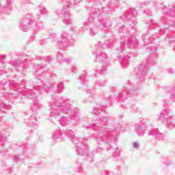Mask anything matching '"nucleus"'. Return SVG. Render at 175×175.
Segmentation results:
<instances>
[{"label":"nucleus","instance_id":"obj_1","mask_svg":"<svg viewBox=\"0 0 175 175\" xmlns=\"http://www.w3.org/2000/svg\"><path fill=\"white\" fill-rule=\"evenodd\" d=\"M28 83H25V81H21V82H16L15 81H5L3 85V88L5 92H1L3 96H8V98H15L17 100L21 99L20 102H23V97L20 96L18 94H25V96L33 99V103L31 106V110L32 111V115L25 120V123L28 126H36L38 123H36L38 111L42 109V104L37 99L39 95L44 94V92H49L50 91V88L46 85H42V79L39 78H36L33 81L32 85L29 89H26L24 90L23 88H18V85H25Z\"/></svg>","mask_w":175,"mask_h":175},{"label":"nucleus","instance_id":"obj_2","mask_svg":"<svg viewBox=\"0 0 175 175\" xmlns=\"http://www.w3.org/2000/svg\"><path fill=\"white\" fill-rule=\"evenodd\" d=\"M111 120L109 117L97 118L92 122V124L85 126L87 129H93L94 132L90 136L96 140L98 144H105L107 146V151L113 148L116 144V136L121 131V124L117 127L109 126Z\"/></svg>","mask_w":175,"mask_h":175},{"label":"nucleus","instance_id":"obj_3","mask_svg":"<svg viewBox=\"0 0 175 175\" xmlns=\"http://www.w3.org/2000/svg\"><path fill=\"white\" fill-rule=\"evenodd\" d=\"M53 102L51 105L50 116L57 120L62 126H66L69 124L70 117L64 116V114H75L77 111L72 112L73 100L65 97L53 98Z\"/></svg>","mask_w":175,"mask_h":175},{"label":"nucleus","instance_id":"obj_4","mask_svg":"<svg viewBox=\"0 0 175 175\" xmlns=\"http://www.w3.org/2000/svg\"><path fill=\"white\" fill-rule=\"evenodd\" d=\"M64 135L68 136L70 140L73 142L77 155H80L81 157H85V155L87 159L90 162H92V157H90V154H88L89 148L88 145L85 144V139L76 138L75 137V133L72 130L57 129L53 132L52 139L56 142H62L64 140Z\"/></svg>","mask_w":175,"mask_h":175},{"label":"nucleus","instance_id":"obj_5","mask_svg":"<svg viewBox=\"0 0 175 175\" xmlns=\"http://www.w3.org/2000/svg\"><path fill=\"white\" fill-rule=\"evenodd\" d=\"M103 13H105L103 8H92L89 18L84 22L82 29L83 31L89 29V35L90 36H95V35H96V30L94 29L92 27V25H95V21H98L103 27L101 28L103 36H104V38L110 36V27L107 25V22H106V20L100 18V16H102Z\"/></svg>","mask_w":175,"mask_h":175},{"label":"nucleus","instance_id":"obj_6","mask_svg":"<svg viewBox=\"0 0 175 175\" xmlns=\"http://www.w3.org/2000/svg\"><path fill=\"white\" fill-rule=\"evenodd\" d=\"M72 33L77 35L79 33V29L77 27L72 26L70 28V32L63 31L61 35L57 33H51L49 35V39H51L53 43H55L57 49L59 50H68V47L70 46V43H73Z\"/></svg>","mask_w":175,"mask_h":175},{"label":"nucleus","instance_id":"obj_7","mask_svg":"<svg viewBox=\"0 0 175 175\" xmlns=\"http://www.w3.org/2000/svg\"><path fill=\"white\" fill-rule=\"evenodd\" d=\"M139 91L140 88H131V86H124L121 92H119L117 96L115 95L114 97H113V94H105L104 95L107 102H113L114 99H116L119 105L123 107H126V106H128V98L126 96H133L135 95H137V93Z\"/></svg>","mask_w":175,"mask_h":175},{"label":"nucleus","instance_id":"obj_8","mask_svg":"<svg viewBox=\"0 0 175 175\" xmlns=\"http://www.w3.org/2000/svg\"><path fill=\"white\" fill-rule=\"evenodd\" d=\"M94 51L92 53L94 56V62H99L100 64H104L101 70H92L90 73L93 77H96V74L104 75L105 72L107 70V55L103 52V44L101 42H97L94 46Z\"/></svg>","mask_w":175,"mask_h":175},{"label":"nucleus","instance_id":"obj_9","mask_svg":"<svg viewBox=\"0 0 175 175\" xmlns=\"http://www.w3.org/2000/svg\"><path fill=\"white\" fill-rule=\"evenodd\" d=\"M153 65H155V54L150 53L146 63L138 66L135 69L137 79L141 81H144L146 76H147V72H148V66H153Z\"/></svg>","mask_w":175,"mask_h":175},{"label":"nucleus","instance_id":"obj_10","mask_svg":"<svg viewBox=\"0 0 175 175\" xmlns=\"http://www.w3.org/2000/svg\"><path fill=\"white\" fill-rule=\"evenodd\" d=\"M137 16V12H136V9L131 8L120 16L121 20H123V21H126L129 20V22L126 23V26L122 25L120 29H118L120 33H124V32H126L125 31V27H126L127 29H132V28H133V27L137 24V21L132 20Z\"/></svg>","mask_w":175,"mask_h":175},{"label":"nucleus","instance_id":"obj_11","mask_svg":"<svg viewBox=\"0 0 175 175\" xmlns=\"http://www.w3.org/2000/svg\"><path fill=\"white\" fill-rule=\"evenodd\" d=\"M36 59L41 61V65H34L33 68L34 76H38V75H42V73H44V71L46 70V66H47V64H50L53 59L51 56H37Z\"/></svg>","mask_w":175,"mask_h":175},{"label":"nucleus","instance_id":"obj_12","mask_svg":"<svg viewBox=\"0 0 175 175\" xmlns=\"http://www.w3.org/2000/svg\"><path fill=\"white\" fill-rule=\"evenodd\" d=\"M172 114L173 111H172V109L165 108L162 110L161 113L160 115H157V117L158 120L162 121L167 127L173 126L175 121L174 120V116Z\"/></svg>","mask_w":175,"mask_h":175},{"label":"nucleus","instance_id":"obj_13","mask_svg":"<svg viewBox=\"0 0 175 175\" xmlns=\"http://www.w3.org/2000/svg\"><path fill=\"white\" fill-rule=\"evenodd\" d=\"M139 46V41L136 39L134 36H131L128 40L121 39L120 45L116 49L118 54L122 53L125 49V46L129 49H134V47H137Z\"/></svg>","mask_w":175,"mask_h":175},{"label":"nucleus","instance_id":"obj_14","mask_svg":"<svg viewBox=\"0 0 175 175\" xmlns=\"http://www.w3.org/2000/svg\"><path fill=\"white\" fill-rule=\"evenodd\" d=\"M105 85H106V81H97L95 82L94 86L92 88L85 89L88 98L86 100H83V103H90L92 102L96 96V92L95 91V90H96V87H105Z\"/></svg>","mask_w":175,"mask_h":175},{"label":"nucleus","instance_id":"obj_15","mask_svg":"<svg viewBox=\"0 0 175 175\" xmlns=\"http://www.w3.org/2000/svg\"><path fill=\"white\" fill-rule=\"evenodd\" d=\"M35 25H36V22L32 20V18H31L29 14H27L22 18L19 28L21 31L27 32V31L31 29V28L35 27Z\"/></svg>","mask_w":175,"mask_h":175},{"label":"nucleus","instance_id":"obj_16","mask_svg":"<svg viewBox=\"0 0 175 175\" xmlns=\"http://www.w3.org/2000/svg\"><path fill=\"white\" fill-rule=\"evenodd\" d=\"M143 39L146 47L152 53H154L158 47V44L155 43V36L150 37L148 34H144L143 35Z\"/></svg>","mask_w":175,"mask_h":175},{"label":"nucleus","instance_id":"obj_17","mask_svg":"<svg viewBox=\"0 0 175 175\" xmlns=\"http://www.w3.org/2000/svg\"><path fill=\"white\" fill-rule=\"evenodd\" d=\"M30 61L31 57L29 56H27V57L25 58L23 61H21L20 59H15L14 61H11L9 64H8V66H12L16 70H22V72H24L23 69L25 66V62H29Z\"/></svg>","mask_w":175,"mask_h":175},{"label":"nucleus","instance_id":"obj_18","mask_svg":"<svg viewBox=\"0 0 175 175\" xmlns=\"http://www.w3.org/2000/svg\"><path fill=\"white\" fill-rule=\"evenodd\" d=\"M69 5H67L66 8H63L60 12H57V16L62 19V21L66 25H70L72 24V18L69 13Z\"/></svg>","mask_w":175,"mask_h":175},{"label":"nucleus","instance_id":"obj_19","mask_svg":"<svg viewBox=\"0 0 175 175\" xmlns=\"http://www.w3.org/2000/svg\"><path fill=\"white\" fill-rule=\"evenodd\" d=\"M148 136H153L154 140H165V134L159 132L158 129H152L148 131Z\"/></svg>","mask_w":175,"mask_h":175},{"label":"nucleus","instance_id":"obj_20","mask_svg":"<svg viewBox=\"0 0 175 175\" xmlns=\"http://www.w3.org/2000/svg\"><path fill=\"white\" fill-rule=\"evenodd\" d=\"M165 98H169V99L163 100V105H169L170 102H175V90L171 89L165 94Z\"/></svg>","mask_w":175,"mask_h":175},{"label":"nucleus","instance_id":"obj_21","mask_svg":"<svg viewBox=\"0 0 175 175\" xmlns=\"http://www.w3.org/2000/svg\"><path fill=\"white\" fill-rule=\"evenodd\" d=\"M57 59L59 64H62V62H66V64H69L72 61L70 58L65 57V55H64V54H62V53H60V52H57Z\"/></svg>","mask_w":175,"mask_h":175},{"label":"nucleus","instance_id":"obj_22","mask_svg":"<svg viewBox=\"0 0 175 175\" xmlns=\"http://www.w3.org/2000/svg\"><path fill=\"white\" fill-rule=\"evenodd\" d=\"M118 59L122 68H127V66L129 65V55H126L124 57L119 56Z\"/></svg>","mask_w":175,"mask_h":175},{"label":"nucleus","instance_id":"obj_23","mask_svg":"<svg viewBox=\"0 0 175 175\" xmlns=\"http://www.w3.org/2000/svg\"><path fill=\"white\" fill-rule=\"evenodd\" d=\"M72 105L73 104H71V111L75 112V110H76L77 113L75 112L74 113H70L69 116H71L72 117V119L74 120V121H75V122H80L81 120L80 117L79 116V109L73 108Z\"/></svg>","mask_w":175,"mask_h":175},{"label":"nucleus","instance_id":"obj_24","mask_svg":"<svg viewBox=\"0 0 175 175\" xmlns=\"http://www.w3.org/2000/svg\"><path fill=\"white\" fill-rule=\"evenodd\" d=\"M147 126L142 125L137 126L135 131L138 136H144V133H146V131H147Z\"/></svg>","mask_w":175,"mask_h":175},{"label":"nucleus","instance_id":"obj_25","mask_svg":"<svg viewBox=\"0 0 175 175\" xmlns=\"http://www.w3.org/2000/svg\"><path fill=\"white\" fill-rule=\"evenodd\" d=\"M79 80L81 84V85H79L81 88H85V89L88 88V85H87V79H85V75H81L79 77Z\"/></svg>","mask_w":175,"mask_h":175},{"label":"nucleus","instance_id":"obj_26","mask_svg":"<svg viewBox=\"0 0 175 175\" xmlns=\"http://www.w3.org/2000/svg\"><path fill=\"white\" fill-rule=\"evenodd\" d=\"M100 111H106V107L103 105H100L98 107H94L93 108V113L96 116H98V114H100Z\"/></svg>","mask_w":175,"mask_h":175},{"label":"nucleus","instance_id":"obj_27","mask_svg":"<svg viewBox=\"0 0 175 175\" xmlns=\"http://www.w3.org/2000/svg\"><path fill=\"white\" fill-rule=\"evenodd\" d=\"M36 12L37 13V18L39 20L40 18L41 14H47V10L44 7H40L36 10Z\"/></svg>","mask_w":175,"mask_h":175},{"label":"nucleus","instance_id":"obj_28","mask_svg":"<svg viewBox=\"0 0 175 175\" xmlns=\"http://www.w3.org/2000/svg\"><path fill=\"white\" fill-rule=\"evenodd\" d=\"M86 8L91 9V8H96V0H86Z\"/></svg>","mask_w":175,"mask_h":175},{"label":"nucleus","instance_id":"obj_29","mask_svg":"<svg viewBox=\"0 0 175 175\" xmlns=\"http://www.w3.org/2000/svg\"><path fill=\"white\" fill-rule=\"evenodd\" d=\"M146 25L148 28H150V29H154V28H157V27H159V25L155 23V21H149L148 23H146Z\"/></svg>","mask_w":175,"mask_h":175},{"label":"nucleus","instance_id":"obj_30","mask_svg":"<svg viewBox=\"0 0 175 175\" xmlns=\"http://www.w3.org/2000/svg\"><path fill=\"white\" fill-rule=\"evenodd\" d=\"M32 29L33 31H43L44 29V25L43 24L38 23L36 22V25L33 26Z\"/></svg>","mask_w":175,"mask_h":175},{"label":"nucleus","instance_id":"obj_31","mask_svg":"<svg viewBox=\"0 0 175 175\" xmlns=\"http://www.w3.org/2000/svg\"><path fill=\"white\" fill-rule=\"evenodd\" d=\"M10 105H6L5 103H0V113H2L3 110H9Z\"/></svg>","mask_w":175,"mask_h":175},{"label":"nucleus","instance_id":"obj_32","mask_svg":"<svg viewBox=\"0 0 175 175\" xmlns=\"http://www.w3.org/2000/svg\"><path fill=\"white\" fill-rule=\"evenodd\" d=\"M12 0H5L2 1V3H0V6L2 8H10V5H12Z\"/></svg>","mask_w":175,"mask_h":175},{"label":"nucleus","instance_id":"obj_33","mask_svg":"<svg viewBox=\"0 0 175 175\" xmlns=\"http://www.w3.org/2000/svg\"><path fill=\"white\" fill-rule=\"evenodd\" d=\"M65 88L64 87V83L63 82H58L56 85L55 90H57V92H61L62 90H64Z\"/></svg>","mask_w":175,"mask_h":175},{"label":"nucleus","instance_id":"obj_34","mask_svg":"<svg viewBox=\"0 0 175 175\" xmlns=\"http://www.w3.org/2000/svg\"><path fill=\"white\" fill-rule=\"evenodd\" d=\"M46 77H48L49 80H55V79H57V75L53 73L52 72L47 71Z\"/></svg>","mask_w":175,"mask_h":175},{"label":"nucleus","instance_id":"obj_35","mask_svg":"<svg viewBox=\"0 0 175 175\" xmlns=\"http://www.w3.org/2000/svg\"><path fill=\"white\" fill-rule=\"evenodd\" d=\"M113 43H114V40L113 39L108 40L105 41V46H107L108 49H113Z\"/></svg>","mask_w":175,"mask_h":175},{"label":"nucleus","instance_id":"obj_36","mask_svg":"<svg viewBox=\"0 0 175 175\" xmlns=\"http://www.w3.org/2000/svg\"><path fill=\"white\" fill-rule=\"evenodd\" d=\"M6 140V137L0 132V143H2Z\"/></svg>","mask_w":175,"mask_h":175},{"label":"nucleus","instance_id":"obj_37","mask_svg":"<svg viewBox=\"0 0 175 175\" xmlns=\"http://www.w3.org/2000/svg\"><path fill=\"white\" fill-rule=\"evenodd\" d=\"M14 162H20L21 161L20 156L14 155L13 157Z\"/></svg>","mask_w":175,"mask_h":175},{"label":"nucleus","instance_id":"obj_38","mask_svg":"<svg viewBox=\"0 0 175 175\" xmlns=\"http://www.w3.org/2000/svg\"><path fill=\"white\" fill-rule=\"evenodd\" d=\"M120 157V152L118 151V148L116 147V151L113 152V157L118 158Z\"/></svg>","mask_w":175,"mask_h":175},{"label":"nucleus","instance_id":"obj_39","mask_svg":"<svg viewBox=\"0 0 175 175\" xmlns=\"http://www.w3.org/2000/svg\"><path fill=\"white\" fill-rule=\"evenodd\" d=\"M6 68L5 66L0 67V75H2V73H6Z\"/></svg>","mask_w":175,"mask_h":175},{"label":"nucleus","instance_id":"obj_40","mask_svg":"<svg viewBox=\"0 0 175 175\" xmlns=\"http://www.w3.org/2000/svg\"><path fill=\"white\" fill-rule=\"evenodd\" d=\"M21 3L22 5H28L31 3V0H22Z\"/></svg>","mask_w":175,"mask_h":175},{"label":"nucleus","instance_id":"obj_41","mask_svg":"<svg viewBox=\"0 0 175 175\" xmlns=\"http://www.w3.org/2000/svg\"><path fill=\"white\" fill-rule=\"evenodd\" d=\"M6 59V55H0V62H2Z\"/></svg>","mask_w":175,"mask_h":175},{"label":"nucleus","instance_id":"obj_42","mask_svg":"<svg viewBox=\"0 0 175 175\" xmlns=\"http://www.w3.org/2000/svg\"><path fill=\"white\" fill-rule=\"evenodd\" d=\"M144 13H145L148 16H151V10H145L144 11Z\"/></svg>","mask_w":175,"mask_h":175},{"label":"nucleus","instance_id":"obj_43","mask_svg":"<svg viewBox=\"0 0 175 175\" xmlns=\"http://www.w3.org/2000/svg\"><path fill=\"white\" fill-rule=\"evenodd\" d=\"M15 55H17V52H12L11 53H10V57L11 58H14Z\"/></svg>","mask_w":175,"mask_h":175},{"label":"nucleus","instance_id":"obj_44","mask_svg":"<svg viewBox=\"0 0 175 175\" xmlns=\"http://www.w3.org/2000/svg\"><path fill=\"white\" fill-rule=\"evenodd\" d=\"M118 3V0H111V5H117Z\"/></svg>","mask_w":175,"mask_h":175},{"label":"nucleus","instance_id":"obj_45","mask_svg":"<svg viewBox=\"0 0 175 175\" xmlns=\"http://www.w3.org/2000/svg\"><path fill=\"white\" fill-rule=\"evenodd\" d=\"M159 33H160V35H163V33H165V29L162 28L159 29Z\"/></svg>","mask_w":175,"mask_h":175},{"label":"nucleus","instance_id":"obj_46","mask_svg":"<svg viewBox=\"0 0 175 175\" xmlns=\"http://www.w3.org/2000/svg\"><path fill=\"white\" fill-rule=\"evenodd\" d=\"M31 42H33V40H35V33H33L30 37Z\"/></svg>","mask_w":175,"mask_h":175},{"label":"nucleus","instance_id":"obj_47","mask_svg":"<svg viewBox=\"0 0 175 175\" xmlns=\"http://www.w3.org/2000/svg\"><path fill=\"white\" fill-rule=\"evenodd\" d=\"M131 111H137V108H136V106L131 107Z\"/></svg>","mask_w":175,"mask_h":175},{"label":"nucleus","instance_id":"obj_48","mask_svg":"<svg viewBox=\"0 0 175 175\" xmlns=\"http://www.w3.org/2000/svg\"><path fill=\"white\" fill-rule=\"evenodd\" d=\"M106 174H107V175H115V174H114V172H111V171H107V172H106Z\"/></svg>","mask_w":175,"mask_h":175},{"label":"nucleus","instance_id":"obj_49","mask_svg":"<svg viewBox=\"0 0 175 175\" xmlns=\"http://www.w3.org/2000/svg\"><path fill=\"white\" fill-rule=\"evenodd\" d=\"M134 148H139V144L137 142H135L133 144Z\"/></svg>","mask_w":175,"mask_h":175},{"label":"nucleus","instance_id":"obj_50","mask_svg":"<svg viewBox=\"0 0 175 175\" xmlns=\"http://www.w3.org/2000/svg\"><path fill=\"white\" fill-rule=\"evenodd\" d=\"M96 151H97V152H102V151H103V148L98 147V148H97Z\"/></svg>","mask_w":175,"mask_h":175},{"label":"nucleus","instance_id":"obj_51","mask_svg":"<svg viewBox=\"0 0 175 175\" xmlns=\"http://www.w3.org/2000/svg\"><path fill=\"white\" fill-rule=\"evenodd\" d=\"M5 152H6V150H0V154H1V155H5Z\"/></svg>","mask_w":175,"mask_h":175},{"label":"nucleus","instance_id":"obj_52","mask_svg":"<svg viewBox=\"0 0 175 175\" xmlns=\"http://www.w3.org/2000/svg\"><path fill=\"white\" fill-rule=\"evenodd\" d=\"M83 171V168L81 167V168H78L77 170H75V172H82Z\"/></svg>","mask_w":175,"mask_h":175},{"label":"nucleus","instance_id":"obj_53","mask_svg":"<svg viewBox=\"0 0 175 175\" xmlns=\"http://www.w3.org/2000/svg\"><path fill=\"white\" fill-rule=\"evenodd\" d=\"M146 3H147L146 2H144V3H141V6H142V8H144V5L146 6Z\"/></svg>","mask_w":175,"mask_h":175},{"label":"nucleus","instance_id":"obj_54","mask_svg":"<svg viewBox=\"0 0 175 175\" xmlns=\"http://www.w3.org/2000/svg\"><path fill=\"white\" fill-rule=\"evenodd\" d=\"M72 72L73 73H75V72H76V68H75V67H72Z\"/></svg>","mask_w":175,"mask_h":175},{"label":"nucleus","instance_id":"obj_55","mask_svg":"<svg viewBox=\"0 0 175 175\" xmlns=\"http://www.w3.org/2000/svg\"><path fill=\"white\" fill-rule=\"evenodd\" d=\"M8 70H9L10 72H13V70H10V68H8Z\"/></svg>","mask_w":175,"mask_h":175},{"label":"nucleus","instance_id":"obj_56","mask_svg":"<svg viewBox=\"0 0 175 175\" xmlns=\"http://www.w3.org/2000/svg\"><path fill=\"white\" fill-rule=\"evenodd\" d=\"M110 14V12L108 11V14Z\"/></svg>","mask_w":175,"mask_h":175},{"label":"nucleus","instance_id":"obj_57","mask_svg":"<svg viewBox=\"0 0 175 175\" xmlns=\"http://www.w3.org/2000/svg\"><path fill=\"white\" fill-rule=\"evenodd\" d=\"M157 35H158V33H156Z\"/></svg>","mask_w":175,"mask_h":175}]
</instances>
